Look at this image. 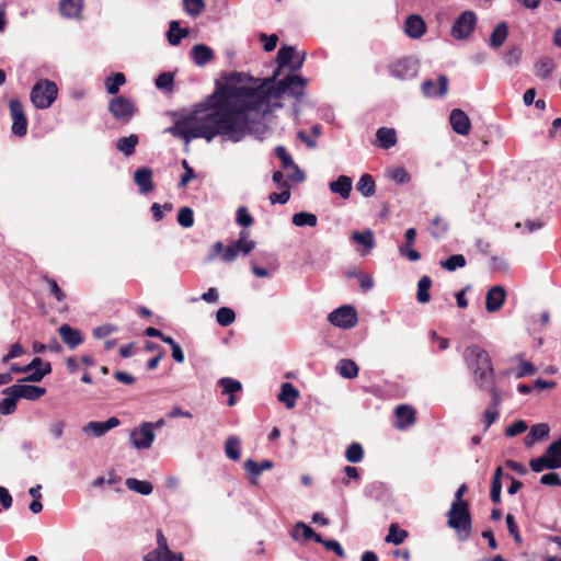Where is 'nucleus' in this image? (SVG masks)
<instances>
[{"label": "nucleus", "mask_w": 561, "mask_h": 561, "mask_svg": "<svg viewBox=\"0 0 561 561\" xmlns=\"http://www.w3.org/2000/svg\"><path fill=\"white\" fill-rule=\"evenodd\" d=\"M255 98L248 92L242 76L232 73L209 102L199 104L167 131L186 144L195 138L211 141L216 136L240 141L252 131L251 125L256 121L250 105L255 104Z\"/></svg>", "instance_id": "nucleus-1"}, {"label": "nucleus", "mask_w": 561, "mask_h": 561, "mask_svg": "<svg viewBox=\"0 0 561 561\" xmlns=\"http://www.w3.org/2000/svg\"><path fill=\"white\" fill-rule=\"evenodd\" d=\"M277 73L272 79L265 81L256 88L248 87L249 93L255 95V104H250L255 116V119L265 115L270 111L271 101L278 99L283 94H288L299 99L305 93L306 80L299 76L290 75L279 80L276 85H268L276 78Z\"/></svg>", "instance_id": "nucleus-2"}, {"label": "nucleus", "mask_w": 561, "mask_h": 561, "mask_svg": "<svg viewBox=\"0 0 561 561\" xmlns=\"http://www.w3.org/2000/svg\"><path fill=\"white\" fill-rule=\"evenodd\" d=\"M463 358L474 376L480 389L494 381V369L489 353L479 345H470L463 352Z\"/></svg>", "instance_id": "nucleus-3"}, {"label": "nucleus", "mask_w": 561, "mask_h": 561, "mask_svg": "<svg viewBox=\"0 0 561 561\" xmlns=\"http://www.w3.org/2000/svg\"><path fill=\"white\" fill-rule=\"evenodd\" d=\"M447 525L456 530L459 540L466 541L471 536L472 518L469 504H451L447 512Z\"/></svg>", "instance_id": "nucleus-4"}, {"label": "nucleus", "mask_w": 561, "mask_h": 561, "mask_svg": "<svg viewBox=\"0 0 561 561\" xmlns=\"http://www.w3.org/2000/svg\"><path fill=\"white\" fill-rule=\"evenodd\" d=\"M58 95V87L48 79L38 80L31 90L32 104L39 110L50 107Z\"/></svg>", "instance_id": "nucleus-5"}, {"label": "nucleus", "mask_w": 561, "mask_h": 561, "mask_svg": "<svg viewBox=\"0 0 561 561\" xmlns=\"http://www.w3.org/2000/svg\"><path fill=\"white\" fill-rule=\"evenodd\" d=\"M477 24V15L473 11H463L454 22L451 36L456 39L468 38Z\"/></svg>", "instance_id": "nucleus-6"}, {"label": "nucleus", "mask_w": 561, "mask_h": 561, "mask_svg": "<svg viewBox=\"0 0 561 561\" xmlns=\"http://www.w3.org/2000/svg\"><path fill=\"white\" fill-rule=\"evenodd\" d=\"M388 70L392 77L399 80L412 79L417 75L419 64L411 57H404L389 64Z\"/></svg>", "instance_id": "nucleus-7"}, {"label": "nucleus", "mask_w": 561, "mask_h": 561, "mask_svg": "<svg viewBox=\"0 0 561 561\" xmlns=\"http://www.w3.org/2000/svg\"><path fill=\"white\" fill-rule=\"evenodd\" d=\"M108 111L117 121L128 123L133 118L136 107L131 100L119 95L110 101Z\"/></svg>", "instance_id": "nucleus-8"}, {"label": "nucleus", "mask_w": 561, "mask_h": 561, "mask_svg": "<svg viewBox=\"0 0 561 561\" xmlns=\"http://www.w3.org/2000/svg\"><path fill=\"white\" fill-rule=\"evenodd\" d=\"M328 320L331 324L343 328L351 329L356 325L358 318L357 312L352 306H342L334 311L330 312L328 316Z\"/></svg>", "instance_id": "nucleus-9"}, {"label": "nucleus", "mask_w": 561, "mask_h": 561, "mask_svg": "<svg viewBox=\"0 0 561 561\" xmlns=\"http://www.w3.org/2000/svg\"><path fill=\"white\" fill-rule=\"evenodd\" d=\"M10 115L12 118V133L18 137H23L27 133V118L24 113L23 104L12 99L9 103Z\"/></svg>", "instance_id": "nucleus-10"}, {"label": "nucleus", "mask_w": 561, "mask_h": 561, "mask_svg": "<svg viewBox=\"0 0 561 561\" xmlns=\"http://www.w3.org/2000/svg\"><path fill=\"white\" fill-rule=\"evenodd\" d=\"M130 439L135 448L147 449L151 447L154 433L153 425L150 422L142 423L139 428H135L130 433Z\"/></svg>", "instance_id": "nucleus-11"}, {"label": "nucleus", "mask_w": 561, "mask_h": 561, "mask_svg": "<svg viewBox=\"0 0 561 561\" xmlns=\"http://www.w3.org/2000/svg\"><path fill=\"white\" fill-rule=\"evenodd\" d=\"M396 423L398 430H405L416 422V411L408 404H400L394 410Z\"/></svg>", "instance_id": "nucleus-12"}, {"label": "nucleus", "mask_w": 561, "mask_h": 561, "mask_svg": "<svg viewBox=\"0 0 561 561\" xmlns=\"http://www.w3.org/2000/svg\"><path fill=\"white\" fill-rule=\"evenodd\" d=\"M506 290L503 286L491 287L485 296V309L488 312L499 311L505 302Z\"/></svg>", "instance_id": "nucleus-13"}, {"label": "nucleus", "mask_w": 561, "mask_h": 561, "mask_svg": "<svg viewBox=\"0 0 561 561\" xmlns=\"http://www.w3.org/2000/svg\"><path fill=\"white\" fill-rule=\"evenodd\" d=\"M449 122L455 133L461 136L469 135L471 129V123L468 115L462 110H453L449 116Z\"/></svg>", "instance_id": "nucleus-14"}, {"label": "nucleus", "mask_w": 561, "mask_h": 561, "mask_svg": "<svg viewBox=\"0 0 561 561\" xmlns=\"http://www.w3.org/2000/svg\"><path fill=\"white\" fill-rule=\"evenodd\" d=\"M119 423L121 422L117 417L112 416L107 419L105 422L91 421L83 426L82 431L85 434H91L95 437H101L110 430L118 426Z\"/></svg>", "instance_id": "nucleus-15"}, {"label": "nucleus", "mask_w": 561, "mask_h": 561, "mask_svg": "<svg viewBox=\"0 0 561 561\" xmlns=\"http://www.w3.org/2000/svg\"><path fill=\"white\" fill-rule=\"evenodd\" d=\"M448 78L445 75L438 77V88L433 80H425L422 83V91L426 98H440L447 93Z\"/></svg>", "instance_id": "nucleus-16"}, {"label": "nucleus", "mask_w": 561, "mask_h": 561, "mask_svg": "<svg viewBox=\"0 0 561 561\" xmlns=\"http://www.w3.org/2000/svg\"><path fill=\"white\" fill-rule=\"evenodd\" d=\"M58 333L62 342L71 350L76 348L84 341L82 333L78 329L66 323L59 327Z\"/></svg>", "instance_id": "nucleus-17"}, {"label": "nucleus", "mask_w": 561, "mask_h": 561, "mask_svg": "<svg viewBox=\"0 0 561 561\" xmlns=\"http://www.w3.org/2000/svg\"><path fill=\"white\" fill-rule=\"evenodd\" d=\"M404 31L411 38H420L426 32V24L417 14L409 15L404 22Z\"/></svg>", "instance_id": "nucleus-18"}, {"label": "nucleus", "mask_w": 561, "mask_h": 561, "mask_svg": "<svg viewBox=\"0 0 561 561\" xmlns=\"http://www.w3.org/2000/svg\"><path fill=\"white\" fill-rule=\"evenodd\" d=\"M276 157L282 161V165L284 169H293L294 174L290 176L293 180L297 182H301L305 180V174L294 163L291 157L287 152L286 148L283 146H278L275 149Z\"/></svg>", "instance_id": "nucleus-19"}, {"label": "nucleus", "mask_w": 561, "mask_h": 561, "mask_svg": "<svg viewBox=\"0 0 561 561\" xmlns=\"http://www.w3.org/2000/svg\"><path fill=\"white\" fill-rule=\"evenodd\" d=\"M16 397L19 399H25L30 401H36L41 399L46 393V389L38 386H32V385H13Z\"/></svg>", "instance_id": "nucleus-20"}, {"label": "nucleus", "mask_w": 561, "mask_h": 561, "mask_svg": "<svg viewBox=\"0 0 561 561\" xmlns=\"http://www.w3.org/2000/svg\"><path fill=\"white\" fill-rule=\"evenodd\" d=\"M4 398L0 401V414L10 415L16 410V402L19 397H16V391L13 386L5 388L2 391Z\"/></svg>", "instance_id": "nucleus-21"}, {"label": "nucleus", "mask_w": 561, "mask_h": 561, "mask_svg": "<svg viewBox=\"0 0 561 561\" xmlns=\"http://www.w3.org/2000/svg\"><path fill=\"white\" fill-rule=\"evenodd\" d=\"M298 397L299 391L294 387V385L290 382H284L277 398L287 409H293Z\"/></svg>", "instance_id": "nucleus-22"}, {"label": "nucleus", "mask_w": 561, "mask_h": 561, "mask_svg": "<svg viewBox=\"0 0 561 561\" xmlns=\"http://www.w3.org/2000/svg\"><path fill=\"white\" fill-rule=\"evenodd\" d=\"M134 180L141 193H148L152 191V171L149 168L137 169L134 174Z\"/></svg>", "instance_id": "nucleus-23"}, {"label": "nucleus", "mask_w": 561, "mask_h": 561, "mask_svg": "<svg viewBox=\"0 0 561 561\" xmlns=\"http://www.w3.org/2000/svg\"><path fill=\"white\" fill-rule=\"evenodd\" d=\"M554 69L556 62L548 56L539 58L534 66L535 75L542 80L549 79Z\"/></svg>", "instance_id": "nucleus-24"}, {"label": "nucleus", "mask_w": 561, "mask_h": 561, "mask_svg": "<svg viewBox=\"0 0 561 561\" xmlns=\"http://www.w3.org/2000/svg\"><path fill=\"white\" fill-rule=\"evenodd\" d=\"M550 428L546 423H539L534 425L529 433L525 436V445L527 447L534 445L536 442L543 439L549 435Z\"/></svg>", "instance_id": "nucleus-25"}, {"label": "nucleus", "mask_w": 561, "mask_h": 561, "mask_svg": "<svg viewBox=\"0 0 561 561\" xmlns=\"http://www.w3.org/2000/svg\"><path fill=\"white\" fill-rule=\"evenodd\" d=\"M83 8V0H60L59 10L66 18H78Z\"/></svg>", "instance_id": "nucleus-26"}, {"label": "nucleus", "mask_w": 561, "mask_h": 561, "mask_svg": "<svg viewBox=\"0 0 561 561\" xmlns=\"http://www.w3.org/2000/svg\"><path fill=\"white\" fill-rule=\"evenodd\" d=\"M352 179L347 175H340L335 181L330 183V190L339 194L342 198H347L352 190Z\"/></svg>", "instance_id": "nucleus-27"}, {"label": "nucleus", "mask_w": 561, "mask_h": 561, "mask_svg": "<svg viewBox=\"0 0 561 561\" xmlns=\"http://www.w3.org/2000/svg\"><path fill=\"white\" fill-rule=\"evenodd\" d=\"M376 137L379 144V147L382 149H389L397 144V133L393 128L380 127Z\"/></svg>", "instance_id": "nucleus-28"}, {"label": "nucleus", "mask_w": 561, "mask_h": 561, "mask_svg": "<svg viewBox=\"0 0 561 561\" xmlns=\"http://www.w3.org/2000/svg\"><path fill=\"white\" fill-rule=\"evenodd\" d=\"M193 60L198 66H204L214 57L213 50L203 44H197L192 49Z\"/></svg>", "instance_id": "nucleus-29"}, {"label": "nucleus", "mask_w": 561, "mask_h": 561, "mask_svg": "<svg viewBox=\"0 0 561 561\" xmlns=\"http://www.w3.org/2000/svg\"><path fill=\"white\" fill-rule=\"evenodd\" d=\"M529 466L533 471L541 472L545 469H557L561 467V461H556L554 459H548L546 455L531 459L529 461Z\"/></svg>", "instance_id": "nucleus-30"}, {"label": "nucleus", "mask_w": 561, "mask_h": 561, "mask_svg": "<svg viewBox=\"0 0 561 561\" xmlns=\"http://www.w3.org/2000/svg\"><path fill=\"white\" fill-rule=\"evenodd\" d=\"M508 35V26L505 22H501L496 25V27L493 30L491 37H490V45L493 48L501 47L504 42L506 41Z\"/></svg>", "instance_id": "nucleus-31"}, {"label": "nucleus", "mask_w": 561, "mask_h": 561, "mask_svg": "<svg viewBox=\"0 0 561 561\" xmlns=\"http://www.w3.org/2000/svg\"><path fill=\"white\" fill-rule=\"evenodd\" d=\"M408 536L409 534L407 530L401 529L397 523H392L389 527L385 541L398 546L401 545Z\"/></svg>", "instance_id": "nucleus-32"}, {"label": "nucleus", "mask_w": 561, "mask_h": 561, "mask_svg": "<svg viewBox=\"0 0 561 561\" xmlns=\"http://www.w3.org/2000/svg\"><path fill=\"white\" fill-rule=\"evenodd\" d=\"M356 190L365 197L373 196L376 191V184L370 174H363L356 184Z\"/></svg>", "instance_id": "nucleus-33"}, {"label": "nucleus", "mask_w": 561, "mask_h": 561, "mask_svg": "<svg viewBox=\"0 0 561 561\" xmlns=\"http://www.w3.org/2000/svg\"><path fill=\"white\" fill-rule=\"evenodd\" d=\"M432 287V279L427 275H423L417 283L416 299L420 304H426L431 299L430 289Z\"/></svg>", "instance_id": "nucleus-34"}, {"label": "nucleus", "mask_w": 561, "mask_h": 561, "mask_svg": "<svg viewBox=\"0 0 561 561\" xmlns=\"http://www.w3.org/2000/svg\"><path fill=\"white\" fill-rule=\"evenodd\" d=\"M125 484L129 490L137 492L139 494H142V495H149L153 491L152 483H150L148 481L138 480L135 478L126 479Z\"/></svg>", "instance_id": "nucleus-35"}, {"label": "nucleus", "mask_w": 561, "mask_h": 561, "mask_svg": "<svg viewBox=\"0 0 561 561\" xmlns=\"http://www.w3.org/2000/svg\"><path fill=\"white\" fill-rule=\"evenodd\" d=\"M351 239L364 245L367 250H371L375 247L374 232L370 229L364 231H355L352 233Z\"/></svg>", "instance_id": "nucleus-36"}, {"label": "nucleus", "mask_w": 561, "mask_h": 561, "mask_svg": "<svg viewBox=\"0 0 561 561\" xmlns=\"http://www.w3.org/2000/svg\"><path fill=\"white\" fill-rule=\"evenodd\" d=\"M188 35V31L186 28H180V24L178 21H172L168 31V41L171 45H179L182 38Z\"/></svg>", "instance_id": "nucleus-37"}, {"label": "nucleus", "mask_w": 561, "mask_h": 561, "mask_svg": "<svg viewBox=\"0 0 561 561\" xmlns=\"http://www.w3.org/2000/svg\"><path fill=\"white\" fill-rule=\"evenodd\" d=\"M138 144V136L130 135L128 137H122L116 142V148L125 156L129 157L135 152V148Z\"/></svg>", "instance_id": "nucleus-38"}, {"label": "nucleus", "mask_w": 561, "mask_h": 561, "mask_svg": "<svg viewBox=\"0 0 561 561\" xmlns=\"http://www.w3.org/2000/svg\"><path fill=\"white\" fill-rule=\"evenodd\" d=\"M339 373L344 378H355L358 375V366L352 359H341L337 365Z\"/></svg>", "instance_id": "nucleus-39"}, {"label": "nucleus", "mask_w": 561, "mask_h": 561, "mask_svg": "<svg viewBox=\"0 0 561 561\" xmlns=\"http://www.w3.org/2000/svg\"><path fill=\"white\" fill-rule=\"evenodd\" d=\"M296 53L297 51L291 46L280 47L277 53V58H276L277 64H278V69L284 68V67H289L293 58L296 57Z\"/></svg>", "instance_id": "nucleus-40"}, {"label": "nucleus", "mask_w": 561, "mask_h": 561, "mask_svg": "<svg viewBox=\"0 0 561 561\" xmlns=\"http://www.w3.org/2000/svg\"><path fill=\"white\" fill-rule=\"evenodd\" d=\"M249 232L242 230L240 232L239 239L233 242L234 248L238 253H242L244 255L249 254L255 247V242L248 239Z\"/></svg>", "instance_id": "nucleus-41"}, {"label": "nucleus", "mask_w": 561, "mask_h": 561, "mask_svg": "<svg viewBox=\"0 0 561 561\" xmlns=\"http://www.w3.org/2000/svg\"><path fill=\"white\" fill-rule=\"evenodd\" d=\"M240 445L241 442L236 436H230L225 443V453L228 458L231 460L240 459Z\"/></svg>", "instance_id": "nucleus-42"}, {"label": "nucleus", "mask_w": 561, "mask_h": 561, "mask_svg": "<svg viewBox=\"0 0 561 561\" xmlns=\"http://www.w3.org/2000/svg\"><path fill=\"white\" fill-rule=\"evenodd\" d=\"M345 458L348 462L357 463L364 458V449L359 443H352L345 450Z\"/></svg>", "instance_id": "nucleus-43"}, {"label": "nucleus", "mask_w": 561, "mask_h": 561, "mask_svg": "<svg viewBox=\"0 0 561 561\" xmlns=\"http://www.w3.org/2000/svg\"><path fill=\"white\" fill-rule=\"evenodd\" d=\"M448 231V224L439 216H436L430 226L431 234L436 238H443Z\"/></svg>", "instance_id": "nucleus-44"}, {"label": "nucleus", "mask_w": 561, "mask_h": 561, "mask_svg": "<svg viewBox=\"0 0 561 561\" xmlns=\"http://www.w3.org/2000/svg\"><path fill=\"white\" fill-rule=\"evenodd\" d=\"M440 266L449 272L466 266V259L462 254H453L448 259L440 262Z\"/></svg>", "instance_id": "nucleus-45"}, {"label": "nucleus", "mask_w": 561, "mask_h": 561, "mask_svg": "<svg viewBox=\"0 0 561 561\" xmlns=\"http://www.w3.org/2000/svg\"><path fill=\"white\" fill-rule=\"evenodd\" d=\"M236 320V313L231 308L221 307L216 313V321L221 327H228Z\"/></svg>", "instance_id": "nucleus-46"}, {"label": "nucleus", "mask_w": 561, "mask_h": 561, "mask_svg": "<svg viewBox=\"0 0 561 561\" xmlns=\"http://www.w3.org/2000/svg\"><path fill=\"white\" fill-rule=\"evenodd\" d=\"M218 385L222 388V393L234 394L242 389L241 382L230 377L220 378Z\"/></svg>", "instance_id": "nucleus-47"}, {"label": "nucleus", "mask_w": 561, "mask_h": 561, "mask_svg": "<svg viewBox=\"0 0 561 561\" xmlns=\"http://www.w3.org/2000/svg\"><path fill=\"white\" fill-rule=\"evenodd\" d=\"M293 224L297 227H313L317 225V217L313 213H295Z\"/></svg>", "instance_id": "nucleus-48"}, {"label": "nucleus", "mask_w": 561, "mask_h": 561, "mask_svg": "<svg viewBox=\"0 0 561 561\" xmlns=\"http://www.w3.org/2000/svg\"><path fill=\"white\" fill-rule=\"evenodd\" d=\"M126 79L124 73L117 72L113 77H110L105 81V88L107 93L116 94L119 90V87L125 83Z\"/></svg>", "instance_id": "nucleus-49"}, {"label": "nucleus", "mask_w": 561, "mask_h": 561, "mask_svg": "<svg viewBox=\"0 0 561 561\" xmlns=\"http://www.w3.org/2000/svg\"><path fill=\"white\" fill-rule=\"evenodd\" d=\"M314 530L302 522H298L291 530V537L297 540L300 536L304 540H311Z\"/></svg>", "instance_id": "nucleus-50"}, {"label": "nucleus", "mask_w": 561, "mask_h": 561, "mask_svg": "<svg viewBox=\"0 0 561 561\" xmlns=\"http://www.w3.org/2000/svg\"><path fill=\"white\" fill-rule=\"evenodd\" d=\"M43 282L46 283L49 294L53 295L57 299V301H65L66 294L60 289V287L58 286L57 282L54 278L45 275L43 276Z\"/></svg>", "instance_id": "nucleus-51"}, {"label": "nucleus", "mask_w": 561, "mask_h": 561, "mask_svg": "<svg viewBox=\"0 0 561 561\" xmlns=\"http://www.w3.org/2000/svg\"><path fill=\"white\" fill-rule=\"evenodd\" d=\"M184 10L187 14L196 16L205 10L203 0H183Z\"/></svg>", "instance_id": "nucleus-52"}, {"label": "nucleus", "mask_w": 561, "mask_h": 561, "mask_svg": "<svg viewBox=\"0 0 561 561\" xmlns=\"http://www.w3.org/2000/svg\"><path fill=\"white\" fill-rule=\"evenodd\" d=\"M174 553L164 552L162 549H154L146 554L142 561H173Z\"/></svg>", "instance_id": "nucleus-53"}, {"label": "nucleus", "mask_w": 561, "mask_h": 561, "mask_svg": "<svg viewBox=\"0 0 561 561\" xmlns=\"http://www.w3.org/2000/svg\"><path fill=\"white\" fill-rule=\"evenodd\" d=\"M499 408L495 407H489L485 409L483 415H482V423L484 425V432L489 430V427L499 419Z\"/></svg>", "instance_id": "nucleus-54"}, {"label": "nucleus", "mask_w": 561, "mask_h": 561, "mask_svg": "<svg viewBox=\"0 0 561 561\" xmlns=\"http://www.w3.org/2000/svg\"><path fill=\"white\" fill-rule=\"evenodd\" d=\"M244 470L253 477L251 479L252 484H256L255 478L259 477L263 472L260 462H257L253 459H247L244 461Z\"/></svg>", "instance_id": "nucleus-55"}, {"label": "nucleus", "mask_w": 561, "mask_h": 561, "mask_svg": "<svg viewBox=\"0 0 561 561\" xmlns=\"http://www.w3.org/2000/svg\"><path fill=\"white\" fill-rule=\"evenodd\" d=\"M116 331L117 327L115 324L105 323L93 329L92 334L95 339H104L111 335L112 333H115Z\"/></svg>", "instance_id": "nucleus-56"}, {"label": "nucleus", "mask_w": 561, "mask_h": 561, "mask_svg": "<svg viewBox=\"0 0 561 561\" xmlns=\"http://www.w3.org/2000/svg\"><path fill=\"white\" fill-rule=\"evenodd\" d=\"M388 175L391 178V180L399 184H404L410 181V174L404 168H396L389 171Z\"/></svg>", "instance_id": "nucleus-57"}, {"label": "nucleus", "mask_w": 561, "mask_h": 561, "mask_svg": "<svg viewBox=\"0 0 561 561\" xmlns=\"http://www.w3.org/2000/svg\"><path fill=\"white\" fill-rule=\"evenodd\" d=\"M505 520H506L508 533L513 536L515 542L520 545L522 536L519 534L518 526L516 525L514 516L512 514H507Z\"/></svg>", "instance_id": "nucleus-58"}, {"label": "nucleus", "mask_w": 561, "mask_h": 561, "mask_svg": "<svg viewBox=\"0 0 561 561\" xmlns=\"http://www.w3.org/2000/svg\"><path fill=\"white\" fill-rule=\"evenodd\" d=\"M527 423L523 420H518L516 422H514L513 424H511L506 430H505V435L508 436V437H514L518 434H522L524 432L527 431Z\"/></svg>", "instance_id": "nucleus-59"}, {"label": "nucleus", "mask_w": 561, "mask_h": 561, "mask_svg": "<svg viewBox=\"0 0 561 561\" xmlns=\"http://www.w3.org/2000/svg\"><path fill=\"white\" fill-rule=\"evenodd\" d=\"M545 455L548 457V459L561 461V437L548 446Z\"/></svg>", "instance_id": "nucleus-60"}, {"label": "nucleus", "mask_w": 561, "mask_h": 561, "mask_svg": "<svg viewBox=\"0 0 561 561\" xmlns=\"http://www.w3.org/2000/svg\"><path fill=\"white\" fill-rule=\"evenodd\" d=\"M156 85L158 89L171 90L173 85V76L169 72L159 75L156 79Z\"/></svg>", "instance_id": "nucleus-61"}, {"label": "nucleus", "mask_w": 561, "mask_h": 561, "mask_svg": "<svg viewBox=\"0 0 561 561\" xmlns=\"http://www.w3.org/2000/svg\"><path fill=\"white\" fill-rule=\"evenodd\" d=\"M536 373V367L530 362H522L516 370V378H523L526 376H531Z\"/></svg>", "instance_id": "nucleus-62"}, {"label": "nucleus", "mask_w": 561, "mask_h": 561, "mask_svg": "<svg viewBox=\"0 0 561 561\" xmlns=\"http://www.w3.org/2000/svg\"><path fill=\"white\" fill-rule=\"evenodd\" d=\"M413 245H400L399 252L402 256L407 257L411 262L419 261L421 259V254L419 251L412 248Z\"/></svg>", "instance_id": "nucleus-63"}, {"label": "nucleus", "mask_w": 561, "mask_h": 561, "mask_svg": "<svg viewBox=\"0 0 561 561\" xmlns=\"http://www.w3.org/2000/svg\"><path fill=\"white\" fill-rule=\"evenodd\" d=\"M522 57V50L517 47H513L504 55V61L508 66H515L519 62Z\"/></svg>", "instance_id": "nucleus-64"}]
</instances>
